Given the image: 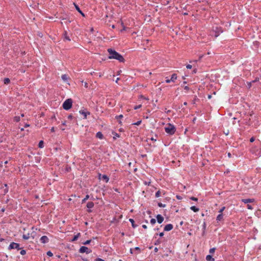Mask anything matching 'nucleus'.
I'll list each match as a JSON object with an SVG mask.
<instances>
[{"instance_id": "a18cd8bd", "label": "nucleus", "mask_w": 261, "mask_h": 261, "mask_svg": "<svg viewBox=\"0 0 261 261\" xmlns=\"http://www.w3.org/2000/svg\"><path fill=\"white\" fill-rule=\"evenodd\" d=\"M170 82H172V81H170V79H167V77H166V83H169Z\"/></svg>"}, {"instance_id": "dca6fc26", "label": "nucleus", "mask_w": 261, "mask_h": 261, "mask_svg": "<svg viewBox=\"0 0 261 261\" xmlns=\"http://www.w3.org/2000/svg\"><path fill=\"white\" fill-rule=\"evenodd\" d=\"M223 219V216L222 214H219L216 218L217 221H220Z\"/></svg>"}, {"instance_id": "c756f323", "label": "nucleus", "mask_w": 261, "mask_h": 261, "mask_svg": "<svg viewBox=\"0 0 261 261\" xmlns=\"http://www.w3.org/2000/svg\"><path fill=\"white\" fill-rule=\"evenodd\" d=\"M141 122H142V121L139 120V121H138L137 122L133 123V124L135 125H139L140 124H141Z\"/></svg>"}, {"instance_id": "58836bf2", "label": "nucleus", "mask_w": 261, "mask_h": 261, "mask_svg": "<svg viewBox=\"0 0 261 261\" xmlns=\"http://www.w3.org/2000/svg\"><path fill=\"white\" fill-rule=\"evenodd\" d=\"M90 242H91L90 240H87L86 242H85L84 243H83V244L84 245H88V244H90Z\"/></svg>"}, {"instance_id": "f3484780", "label": "nucleus", "mask_w": 261, "mask_h": 261, "mask_svg": "<svg viewBox=\"0 0 261 261\" xmlns=\"http://www.w3.org/2000/svg\"><path fill=\"white\" fill-rule=\"evenodd\" d=\"M206 259L207 261H214L215 259L211 255H207L206 256Z\"/></svg>"}, {"instance_id": "37998d69", "label": "nucleus", "mask_w": 261, "mask_h": 261, "mask_svg": "<svg viewBox=\"0 0 261 261\" xmlns=\"http://www.w3.org/2000/svg\"><path fill=\"white\" fill-rule=\"evenodd\" d=\"M73 116L71 114H70L68 116V119L71 120L73 118Z\"/></svg>"}, {"instance_id": "09e8293b", "label": "nucleus", "mask_w": 261, "mask_h": 261, "mask_svg": "<svg viewBox=\"0 0 261 261\" xmlns=\"http://www.w3.org/2000/svg\"><path fill=\"white\" fill-rule=\"evenodd\" d=\"M116 117L117 119H118V118H121L123 117V115H120L119 116H116Z\"/></svg>"}, {"instance_id": "0e129e2a", "label": "nucleus", "mask_w": 261, "mask_h": 261, "mask_svg": "<svg viewBox=\"0 0 261 261\" xmlns=\"http://www.w3.org/2000/svg\"><path fill=\"white\" fill-rule=\"evenodd\" d=\"M5 209L4 208H2V212H5Z\"/></svg>"}, {"instance_id": "5701e85b", "label": "nucleus", "mask_w": 261, "mask_h": 261, "mask_svg": "<svg viewBox=\"0 0 261 261\" xmlns=\"http://www.w3.org/2000/svg\"><path fill=\"white\" fill-rule=\"evenodd\" d=\"M4 187H5V188L4 190V194H6L8 192V188L7 184H5Z\"/></svg>"}, {"instance_id": "f257e3e1", "label": "nucleus", "mask_w": 261, "mask_h": 261, "mask_svg": "<svg viewBox=\"0 0 261 261\" xmlns=\"http://www.w3.org/2000/svg\"><path fill=\"white\" fill-rule=\"evenodd\" d=\"M108 51L109 53V59H114L118 60L120 62H123L124 59L120 54L116 52L115 50H113L111 48L108 49Z\"/></svg>"}, {"instance_id": "c9c22d12", "label": "nucleus", "mask_w": 261, "mask_h": 261, "mask_svg": "<svg viewBox=\"0 0 261 261\" xmlns=\"http://www.w3.org/2000/svg\"><path fill=\"white\" fill-rule=\"evenodd\" d=\"M141 107H142V105H138V106H135V107H134V109H135V110H137V109H139V108H141Z\"/></svg>"}, {"instance_id": "aec40b11", "label": "nucleus", "mask_w": 261, "mask_h": 261, "mask_svg": "<svg viewBox=\"0 0 261 261\" xmlns=\"http://www.w3.org/2000/svg\"><path fill=\"white\" fill-rule=\"evenodd\" d=\"M190 209L194 212H197L199 211V208L196 207L195 206H192L190 207Z\"/></svg>"}, {"instance_id": "79ce46f5", "label": "nucleus", "mask_w": 261, "mask_h": 261, "mask_svg": "<svg viewBox=\"0 0 261 261\" xmlns=\"http://www.w3.org/2000/svg\"><path fill=\"white\" fill-rule=\"evenodd\" d=\"M95 261H105L103 259L100 258H97L95 260Z\"/></svg>"}, {"instance_id": "49530a36", "label": "nucleus", "mask_w": 261, "mask_h": 261, "mask_svg": "<svg viewBox=\"0 0 261 261\" xmlns=\"http://www.w3.org/2000/svg\"><path fill=\"white\" fill-rule=\"evenodd\" d=\"M192 67V65H190V64L187 65L186 66L187 69H191Z\"/></svg>"}, {"instance_id": "cd10ccee", "label": "nucleus", "mask_w": 261, "mask_h": 261, "mask_svg": "<svg viewBox=\"0 0 261 261\" xmlns=\"http://www.w3.org/2000/svg\"><path fill=\"white\" fill-rule=\"evenodd\" d=\"M20 120V118L19 116H15L14 117V120L15 121V122H18Z\"/></svg>"}, {"instance_id": "412c9836", "label": "nucleus", "mask_w": 261, "mask_h": 261, "mask_svg": "<svg viewBox=\"0 0 261 261\" xmlns=\"http://www.w3.org/2000/svg\"><path fill=\"white\" fill-rule=\"evenodd\" d=\"M30 238V233H28L27 234H23V236H22V238L25 240H28Z\"/></svg>"}, {"instance_id": "393cba45", "label": "nucleus", "mask_w": 261, "mask_h": 261, "mask_svg": "<svg viewBox=\"0 0 261 261\" xmlns=\"http://www.w3.org/2000/svg\"><path fill=\"white\" fill-rule=\"evenodd\" d=\"M43 146H44V142H43V141H42V140H41V141H40L39 142V144H38V147H39V148H43Z\"/></svg>"}, {"instance_id": "b1692460", "label": "nucleus", "mask_w": 261, "mask_h": 261, "mask_svg": "<svg viewBox=\"0 0 261 261\" xmlns=\"http://www.w3.org/2000/svg\"><path fill=\"white\" fill-rule=\"evenodd\" d=\"M10 82V80L9 78H5L4 80V83L5 84L7 85Z\"/></svg>"}, {"instance_id": "2eb2a0df", "label": "nucleus", "mask_w": 261, "mask_h": 261, "mask_svg": "<svg viewBox=\"0 0 261 261\" xmlns=\"http://www.w3.org/2000/svg\"><path fill=\"white\" fill-rule=\"evenodd\" d=\"M177 74L175 73H174V74H172L171 79H170V81H171L172 82H175V81L177 79Z\"/></svg>"}, {"instance_id": "1a4fd4ad", "label": "nucleus", "mask_w": 261, "mask_h": 261, "mask_svg": "<svg viewBox=\"0 0 261 261\" xmlns=\"http://www.w3.org/2000/svg\"><path fill=\"white\" fill-rule=\"evenodd\" d=\"M94 204L93 202H88L87 204V207L89 208L88 210H87V212L88 213H91L92 211L90 210V208H92L94 207Z\"/></svg>"}, {"instance_id": "f704fd0d", "label": "nucleus", "mask_w": 261, "mask_h": 261, "mask_svg": "<svg viewBox=\"0 0 261 261\" xmlns=\"http://www.w3.org/2000/svg\"><path fill=\"white\" fill-rule=\"evenodd\" d=\"M20 253L22 255H25L26 254V251L25 250H21Z\"/></svg>"}, {"instance_id": "473e14b6", "label": "nucleus", "mask_w": 261, "mask_h": 261, "mask_svg": "<svg viewBox=\"0 0 261 261\" xmlns=\"http://www.w3.org/2000/svg\"><path fill=\"white\" fill-rule=\"evenodd\" d=\"M220 32H222L221 30L219 31L218 32H216L215 34L214 35L215 37H217L219 35Z\"/></svg>"}, {"instance_id": "052dcab7", "label": "nucleus", "mask_w": 261, "mask_h": 261, "mask_svg": "<svg viewBox=\"0 0 261 261\" xmlns=\"http://www.w3.org/2000/svg\"><path fill=\"white\" fill-rule=\"evenodd\" d=\"M60 128H61L62 130H65V128H64V127H63V126L61 127H60Z\"/></svg>"}, {"instance_id": "f03ea898", "label": "nucleus", "mask_w": 261, "mask_h": 261, "mask_svg": "<svg viewBox=\"0 0 261 261\" xmlns=\"http://www.w3.org/2000/svg\"><path fill=\"white\" fill-rule=\"evenodd\" d=\"M250 151L256 156H260L261 155V143L259 141L256 142L255 145L250 148Z\"/></svg>"}, {"instance_id": "e433bc0d", "label": "nucleus", "mask_w": 261, "mask_h": 261, "mask_svg": "<svg viewBox=\"0 0 261 261\" xmlns=\"http://www.w3.org/2000/svg\"><path fill=\"white\" fill-rule=\"evenodd\" d=\"M225 207L224 206V207H222L219 211V213L220 214H222V212L223 211L225 210Z\"/></svg>"}, {"instance_id": "0eeeda50", "label": "nucleus", "mask_w": 261, "mask_h": 261, "mask_svg": "<svg viewBox=\"0 0 261 261\" xmlns=\"http://www.w3.org/2000/svg\"><path fill=\"white\" fill-rule=\"evenodd\" d=\"M98 178L100 180H105L106 182H108L109 180V177L106 175H101V174H99L98 175Z\"/></svg>"}, {"instance_id": "4c0bfd02", "label": "nucleus", "mask_w": 261, "mask_h": 261, "mask_svg": "<svg viewBox=\"0 0 261 261\" xmlns=\"http://www.w3.org/2000/svg\"><path fill=\"white\" fill-rule=\"evenodd\" d=\"M47 255L49 256H52L53 255V254L51 251H49L47 252Z\"/></svg>"}, {"instance_id": "603ef678", "label": "nucleus", "mask_w": 261, "mask_h": 261, "mask_svg": "<svg viewBox=\"0 0 261 261\" xmlns=\"http://www.w3.org/2000/svg\"><path fill=\"white\" fill-rule=\"evenodd\" d=\"M135 250H138V251H140V248H139V247H136V248H135Z\"/></svg>"}, {"instance_id": "9d476101", "label": "nucleus", "mask_w": 261, "mask_h": 261, "mask_svg": "<svg viewBox=\"0 0 261 261\" xmlns=\"http://www.w3.org/2000/svg\"><path fill=\"white\" fill-rule=\"evenodd\" d=\"M173 226L172 224H168L165 226L164 230L165 231H170V230H172L173 229Z\"/></svg>"}, {"instance_id": "7ed1b4c3", "label": "nucleus", "mask_w": 261, "mask_h": 261, "mask_svg": "<svg viewBox=\"0 0 261 261\" xmlns=\"http://www.w3.org/2000/svg\"><path fill=\"white\" fill-rule=\"evenodd\" d=\"M165 130L166 133L170 135H173L175 131H176V128L175 127L170 123H168L165 127Z\"/></svg>"}, {"instance_id": "8fccbe9b", "label": "nucleus", "mask_w": 261, "mask_h": 261, "mask_svg": "<svg viewBox=\"0 0 261 261\" xmlns=\"http://www.w3.org/2000/svg\"><path fill=\"white\" fill-rule=\"evenodd\" d=\"M50 130H51V132H54L55 131V127H52L51 129H50Z\"/></svg>"}, {"instance_id": "72a5a7b5", "label": "nucleus", "mask_w": 261, "mask_h": 261, "mask_svg": "<svg viewBox=\"0 0 261 261\" xmlns=\"http://www.w3.org/2000/svg\"><path fill=\"white\" fill-rule=\"evenodd\" d=\"M161 195V192L160 191H158L156 193H155V196L156 197H159Z\"/></svg>"}, {"instance_id": "bf43d9fd", "label": "nucleus", "mask_w": 261, "mask_h": 261, "mask_svg": "<svg viewBox=\"0 0 261 261\" xmlns=\"http://www.w3.org/2000/svg\"><path fill=\"white\" fill-rule=\"evenodd\" d=\"M125 29H126V28L125 27H123V29L121 30V32H122V31L125 30Z\"/></svg>"}, {"instance_id": "9b49d317", "label": "nucleus", "mask_w": 261, "mask_h": 261, "mask_svg": "<svg viewBox=\"0 0 261 261\" xmlns=\"http://www.w3.org/2000/svg\"><path fill=\"white\" fill-rule=\"evenodd\" d=\"M80 113L84 116V119H86L88 115H90V113L88 111H85L84 110L80 111Z\"/></svg>"}, {"instance_id": "774afa93", "label": "nucleus", "mask_w": 261, "mask_h": 261, "mask_svg": "<svg viewBox=\"0 0 261 261\" xmlns=\"http://www.w3.org/2000/svg\"><path fill=\"white\" fill-rule=\"evenodd\" d=\"M193 72H194V73H196V69H194V70H193Z\"/></svg>"}, {"instance_id": "a19ab883", "label": "nucleus", "mask_w": 261, "mask_h": 261, "mask_svg": "<svg viewBox=\"0 0 261 261\" xmlns=\"http://www.w3.org/2000/svg\"><path fill=\"white\" fill-rule=\"evenodd\" d=\"M254 140H255V138H254V137H251V138L250 139V142H254Z\"/></svg>"}, {"instance_id": "ddd939ff", "label": "nucleus", "mask_w": 261, "mask_h": 261, "mask_svg": "<svg viewBox=\"0 0 261 261\" xmlns=\"http://www.w3.org/2000/svg\"><path fill=\"white\" fill-rule=\"evenodd\" d=\"M255 200L254 199H242V201L244 203H248L254 202Z\"/></svg>"}, {"instance_id": "a211bd4d", "label": "nucleus", "mask_w": 261, "mask_h": 261, "mask_svg": "<svg viewBox=\"0 0 261 261\" xmlns=\"http://www.w3.org/2000/svg\"><path fill=\"white\" fill-rule=\"evenodd\" d=\"M96 137L100 139H102L103 138V135L101 132H99L96 133Z\"/></svg>"}, {"instance_id": "f8f14e48", "label": "nucleus", "mask_w": 261, "mask_h": 261, "mask_svg": "<svg viewBox=\"0 0 261 261\" xmlns=\"http://www.w3.org/2000/svg\"><path fill=\"white\" fill-rule=\"evenodd\" d=\"M156 219L158 222L160 224L163 222L164 219V217L161 215L159 214L156 216Z\"/></svg>"}, {"instance_id": "338daca9", "label": "nucleus", "mask_w": 261, "mask_h": 261, "mask_svg": "<svg viewBox=\"0 0 261 261\" xmlns=\"http://www.w3.org/2000/svg\"><path fill=\"white\" fill-rule=\"evenodd\" d=\"M28 126H29V124H26L25 125V127H28Z\"/></svg>"}, {"instance_id": "a878e982", "label": "nucleus", "mask_w": 261, "mask_h": 261, "mask_svg": "<svg viewBox=\"0 0 261 261\" xmlns=\"http://www.w3.org/2000/svg\"><path fill=\"white\" fill-rule=\"evenodd\" d=\"M129 221L131 222L132 225L134 228L137 227V226L135 225V221L133 219H129Z\"/></svg>"}, {"instance_id": "6e6d98bb", "label": "nucleus", "mask_w": 261, "mask_h": 261, "mask_svg": "<svg viewBox=\"0 0 261 261\" xmlns=\"http://www.w3.org/2000/svg\"><path fill=\"white\" fill-rule=\"evenodd\" d=\"M66 121H65L62 122V125H63L64 126V125H66Z\"/></svg>"}, {"instance_id": "7c9ffc66", "label": "nucleus", "mask_w": 261, "mask_h": 261, "mask_svg": "<svg viewBox=\"0 0 261 261\" xmlns=\"http://www.w3.org/2000/svg\"><path fill=\"white\" fill-rule=\"evenodd\" d=\"M158 206L160 207H165L166 206V205L162 203H158Z\"/></svg>"}, {"instance_id": "2f4dec72", "label": "nucleus", "mask_w": 261, "mask_h": 261, "mask_svg": "<svg viewBox=\"0 0 261 261\" xmlns=\"http://www.w3.org/2000/svg\"><path fill=\"white\" fill-rule=\"evenodd\" d=\"M155 222H156V220L155 219L152 218L150 220V223L151 224L153 225L155 223Z\"/></svg>"}, {"instance_id": "423d86ee", "label": "nucleus", "mask_w": 261, "mask_h": 261, "mask_svg": "<svg viewBox=\"0 0 261 261\" xmlns=\"http://www.w3.org/2000/svg\"><path fill=\"white\" fill-rule=\"evenodd\" d=\"M8 249H16L17 250H20L21 248L19 247V244L14 243V242H12L10 244Z\"/></svg>"}, {"instance_id": "20e7f679", "label": "nucleus", "mask_w": 261, "mask_h": 261, "mask_svg": "<svg viewBox=\"0 0 261 261\" xmlns=\"http://www.w3.org/2000/svg\"><path fill=\"white\" fill-rule=\"evenodd\" d=\"M72 105V100L71 99H66L63 103L62 107L63 109L65 110H69Z\"/></svg>"}, {"instance_id": "6e6552de", "label": "nucleus", "mask_w": 261, "mask_h": 261, "mask_svg": "<svg viewBox=\"0 0 261 261\" xmlns=\"http://www.w3.org/2000/svg\"><path fill=\"white\" fill-rule=\"evenodd\" d=\"M40 241L42 243L45 244L48 242L49 239L47 236H43L42 237H41Z\"/></svg>"}, {"instance_id": "13d9d810", "label": "nucleus", "mask_w": 261, "mask_h": 261, "mask_svg": "<svg viewBox=\"0 0 261 261\" xmlns=\"http://www.w3.org/2000/svg\"><path fill=\"white\" fill-rule=\"evenodd\" d=\"M228 157H229V158H230V157L231 156V153H229H229H228Z\"/></svg>"}, {"instance_id": "864d4df0", "label": "nucleus", "mask_w": 261, "mask_h": 261, "mask_svg": "<svg viewBox=\"0 0 261 261\" xmlns=\"http://www.w3.org/2000/svg\"><path fill=\"white\" fill-rule=\"evenodd\" d=\"M142 227L144 229H146L147 228V226L146 225H142Z\"/></svg>"}, {"instance_id": "bb28decb", "label": "nucleus", "mask_w": 261, "mask_h": 261, "mask_svg": "<svg viewBox=\"0 0 261 261\" xmlns=\"http://www.w3.org/2000/svg\"><path fill=\"white\" fill-rule=\"evenodd\" d=\"M89 195H87L86 196V197H85V198L82 200V203H83L85 202H86V201L87 199H89Z\"/></svg>"}, {"instance_id": "39448f33", "label": "nucleus", "mask_w": 261, "mask_h": 261, "mask_svg": "<svg viewBox=\"0 0 261 261\" xmlns=\"http://www.w3.org/2000/svg\"><path fill=\"white\" fill-rule=\"evenodd\" d=\"M92 250L85 246H82L79 249V252L81 253H86L87 254L90 253Z\"/></svg>"}, {"instance_id": "4468645a", "label": "nucleus", "mask_w": 261, "mask_h": 261, "mask_svg": "<svg viewBox=\"0 0 261 261\" xmlns=\"http://www.w3.org/2000/svg\"><path fill=\"white\" fill-rule=\"evenodd\" d=\"M74 5L75 7V9L76 10L83 16H85V14L82 12V11L81 10V9H80L79 7L76 5L75 4V3H74Z\"/></svg>"}, {"instance_id": "5fc2aeb1", "label": "nucleus", "mask_w": 261, "mask_h": 261, "mask_svg": "<svg viewBox=\"0 0 261 261\" xmlns=\"http://www.w3.org/2000/svg\"><path fill=\"white\" fill-rule=\"evenodd\" d=\"M159 236L160 237H163L164 236V233L163 232L160 233Z\"/></svg>"}, {"instance_id": "6ab92c4d", "label": "nucleus", "mask_w": 261, "mask_h": 261, "mask_svg": "<svg viewBox=\"0 0 261 261\" xmlns=\"http://www.w3.org/2000/svg\"><path fill=\"white\" fill-rule=\"evenodd\" d=\"M61 77H62V79L64 81V82H67L68 81V76L66 74H63L62 76H61Z\"/></svg>"}, {"instance_id": "3c124183", "label": "nucleus", "mask_w": 261, "mask_h": 261, "mask_svg": "<svg viewBox=\"0 0 261 261\" xmlns=\"http://www.w3.org/2000/svg\"><path fill=\"white\" fill-rule=\"evenodd\" d=\"M176 198L177 199H181V197L178 195L176 196Z\"/></svg>"}, {"instance_id": "4d7b16f0", "label": "nucleus", "mask_w": 261, "mask_h": 261, "mask_svg": "<svg viewBox=\"0 0 261 261\" xmlns=\"http://www.w3.org/2000/svg\"><path fill=\"white\" fill-rule=\"evenodd\" d=\"M203 228L205 229V226H206V224H205V222L203 223Z\"/></svg>"}, {"instance_id": "ea45409f", "label": "nucleus", "mask_w": 261, "mask_h": 261, "mask_svg": "<svg viewBox=\"0 0 261 261\" xmlns=\"http://www.w3.org/2000/svg\"><path fill=\"white\" fill-rule=\"evenodd\" d=\"M190 199L191 200H194V201H197L198 200V199L197 198L195 197H191L190 198Z\"/></svg>"}, {"instance_id": "69168bd1", "label": "nucleus", "mask_w": 261, "mask_h": 261, "mask_svg": "<svg viewBox=\"0 0 261 261\" xmlns=\"http://www.w3.org/2000/svg\"><path fill=\"white\" fill-rule=\"evenodd\" d=\"M151 140H152V141H156V139H154V138H151Z\"/></svg>"}, {"instance_id": "4be33fe9", "label": "nucleus", "mask_w": 261, "mask_h": 261, "mask_svg": "<svg viewBox=\"0 0 261 261\" xmlns=\"http://www.w3.org/2000/svg\"><path fill=\"white\" fill-rule=\"evenodd\" d=\"M80 236V233H77V234L75 235L73 239H72V241H75L77 240L79 236Z\"/></svg>"}, {"instance_id": "c85d7f7f", "label": "nucleus", "mask_w": 261, "mask_h": 261, "mask_svg": "<svg viewBox=\"0 0 261 261\" xmlns=\"http://www.w3.org/2000/svg\"><path fill=\"white\" fill-rule=\"evenodd\" d=\"M215 248H211L209 250V252L211 254H213L215 251Z\"/></svg>"}, {"instance_id": "e2e57ef3", "label": "nucleus", "mask_w": 261, "mask_h": 261, "mask_svg": "<svg viewBox=\"0 0 261 261\" xmlns=\"http://www.w3.org/2000/svg\"><path fill=\"white\" fill-rule=\"evenodd\" d=\"M65 38H66V39L67 40H69H69H70V39H69V38L68 37H66Z\"/></svg>"}, {"instance_id": "de8ad7c7", "label": "nucleus", "mask_w": 261, "mask_h": 261, "mask_svg": "<svg viewBox=\"0 0 261 261\" xmlns=\"http://www.w3.org/2000/svg\"><path fill=\"white\" fill-rule=\"evenodd\" d=\"M184 89L187 91H188L189 90V87L187 86H186L184 87Z\"/></svg>"}, {"instance_id": "680f3d73", "label": "nucleus", "mask_w": 261, "mask_h": 261, "mask_svg": "<svg viewBox=\"0 0 261 261\" xmlns=\"http://www.w3.org/2000/svg\"><path fill=\"white\" fill-rule=\"evenodd\" d=\"M85 87H88V84L87 83H85Z\"/></svg>"}, {"instance_id": "c03bdc74", "label": "nucleus", "mask_w": 261, "mask_h": 261, "mask_svg": "<svg viewBox=\"0 0 261 261\" xmlns=\"http://www.w3.org/2000/svg\"><path fill=\"white\" fill-rule=\"evenodd\" d=\"M247 208L248 209H249V210H252L253 209L252 206L251 205H250V204H248L247 205Z\"/></svg>"}]
</instances>
